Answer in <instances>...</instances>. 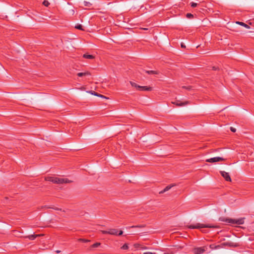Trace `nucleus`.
Returning a JSON list of instances; mask_svg holds the SVG:
<instances>
[{"label": "nucleus", "mask_w": 254, "mask_h": 254, "mask_svg": "<svg viewBox=\"0 0 254 254\" xmlns=\"http://www.w3.org/2000/svg\"><path fill=\"white\" fill-rule=\"evenodd\" d=\"M45 180L46 181L51 182L54 184H63L66 183H70L72 182V181L69 180L66 178H61L56 177L48 176L45 177Z\"/></svg>", "instance_id": "nucleus-1"}, {"label": "nucleus", "mask_w": 254, "mask_h": 254, "mask_svg": "<svg viewBox=\"0 0 254 254\" xmlns=\"http://www.w3.org/2000/svg\"><path fill=\"white\" fill-rule=\"evenodd\" d=\"M220 220L222 221L228 223H231L234 224H243L244 223V218H240L239 219H233L230 218H220Z\"/></svg>", "instance_id": "nucleus-2"}, {"label": "nucleus", "mask_w": 254, "mask_h": 254, "mask_svg": "<svg viewBox=\"0 0 254 254\" xmlns=\"http://www.w3.org/2000/svg\"><path fill=\"white\" fill-rule=\"evenodd\" d=\"M188 228L190 229H200L203 228H216L217 226L211 225L210 224H203L200 223H196V224H191L188 226Z\"/></svg>", "instance_id": "nucleus-3"}, {"label": "nucleus", "mask_w": 254, "mask_h": 254, "mask_svg": "<svg viewBox=\"0 0 254 254\" xmlns=\"http://www.w3.org/2000/svg\"><path fill=\"white\" fill-rule=\"evenodd\" d=\"M101 232L103 234H110L116 236H121L123 234V231H119L117 229H110L108 231L101 230Z\"/></svg>", "instance_id": "nucleus-4"}, {"label": "nucleus", "mask_w": 254, "mask_h": 254, "mask_svg": "<svg viewBox=\"0 0 254 254\" xmlns=\"http://www.w3.org/2000/svg\"><path fill=\"white\" fill-rule=\"evenodd\" d=\"M226 159L220 157H215L209 159H207L206 160V162L209 163H215L217 162L225 161Z\"/></svg>", "instance_id": "nucleus-5"}, {"label": "nucleus", "mask_w": 254, "mask_h": 254, "mask_svg": "<svg viewBox=\"0 0 254 254\" xmlns=\"http://www.w3.org/2000/svg\"><path fill=\"white\" fill-rule=\"evenodd\" d=\"M220 173L221 176L225 179V181L227 182H231V178L228 173L223 171H221Z\"/></svg>", "instance_id": "nucleus-6"}, {"label": "nucleus", "mask_w": 254, "mask_h": 254, "mask_svg": "<svg viewBox=\"0 0 254 254\" xmlns=\"http://www.w3.org/2000/svg\"><path fill=\"white\" fill-rule=\"evenodd\" d=\"M172 103L176 105L177 106H183L189 104V102L187 101L183 102H181V101L177 100L175 102H172Z\"/></svg>", "instance_id": "nucleus-7"}, {"label": "nucleus", "mask_w": 254, "mask_h": 254, "mask_svg": "<svg viewBox=\"0 0 254 254\" xmlns=\"http://www.w3.org/2000/svg\"><path fill=\"white\" fill-rule=\"evenodd\" d=\"M205 250L203 248H195L193 249V252L194 254H201L204 253Z\"/></svg>", "instance_id": "nucleus-8"}, {"label": "nucleus", "mask_w": 254, "mask_h": 254, "mask_svg": "<svg viewBox=\"0 0 254 254\" xmlns=\"http://www.w3.org/2000/svg\"><path fill=\"white\" fill-rule=\"evenodd\" d=\"M82 58L89 60H93L95 59V57L94 56L89 54L88 53L84 54L83 55Z\"/></svg>", "instance_id": "nucleus-9"}, {"label": "nucleus", "mask_w": 254, "mask_h": 254, "mask_svg": "<svg viewBox=\"0 0 254 254\" xmlns=\"http://www.w3.org/2000/svg\"><path fill=\"white\" fill-rule=\"evenodd\" d=\"M175 186H176L175 184H171V185L167 186L166 187H165V188L163 190H162L159 192V194H162V193L165 192L166 191L170 190L173 187H174Z\"/></svg>", "instance_id": "nucleus-10"}, {"label": "nucleus", "mask_w": 254, "mask_h": 254, "mask_svg": "<svg viewBox=\"0 0 254 254\" xmlns=\"http://www.w3.org/2000/svg\"><path fill=\"white\" fill-rule=\"evenodd\" d=\"M221 246H222V248L224 246H228V247H236L237 246V245L234 244V243H232V242L223 243L221 244Z\"/></svg>", "instance_id": "nucleus-11"}, {"label": "nucleus", "mask_w": 254, "mask_h": 254, "mask_svg": "<svg viewBox=\"0 0 254 254\" xmlns=\"http://www.w3.org/2000/svg\"><path fill=\"white\" fill-rule=\"evenodd\" d=\"M138 90L139 91H151L152 87L148 86H138Z\"/></svg>", "instance_id": "nucleus-12"}, {"label": "nucleus", "mask_w": 254, "mask_h": 254, "mask_svg": "<svg viewBox=\"0 0 254 254\" xmlns=\"http://www.w3.org/2000/svg\"><path fill=\"white\" fill-rule=\"evenodd\" d=\"M42 235V234H32L27 236L26 238H29V239L30 240H33L37 237H40Z\"/></svg>", "instance_id": "nucleus-13"}, {"label": "nucleus", "mask_w": 254, "mask_h": 254, "mask_svg": "<svg viewBox=\"0 0 254 254\" xmlns=\"http://www.w3.org/2000/svg\"><path fill=\"white\" fill-rule=\"evenodd\" d=\"M91 74L89 71H85L83 72H79L77 74V76L82 77L83 76L90 75Z\"/></svg>", "instance_id": "nucleus-14"}, {"label": "nucleus", "mask_w": 254, "mask_h": 254, "mask_svg": "<svg viewBox=\"0 0 254 254\" xmlns=\"http://www.w3.org/2000/svg\"><path fill=\"white\" fill-rule=\"evenodd\" d=\"M209 247L211 249H217L222 248V246L221 245H215V244H211L209 246Z\"/></svg>", "instance_id": "nucleus-15"}, {"label": "nucleus", "mask_w": 254, "mask_h": 254, "mask_svg": "<svg viewBox=\"0 0 254 254\" xmlns=\"http://www.w3.org/2000/svg\"><path fill=\"white\" fill-rule=\"evenodd\" d=\"M236 23L238 25H241V26H243L247 28H250V27L247 24L243 22H240V21H237L236 22Z\"/></svg>", "instance_id": "nucleus-16"}, {"label": "nucleus", "mask_w": 254, "mask_h": 254, "mask_svg": "<svg viewBox=\"0 0 254 254\" xmlns=\"http://www.w3.org/2000/svg\"><path fill=\"white\" fill-rule=\"evenodd\" d=\"M145 72L149 74H158V71H156V70H146Z\"/></svg>", "instance_id": "nucleus-17"}, {"label": "nucleus", "mask_w": 254, "mask_h": 254, "mask_svg": "<svg viewBox=\"0 0 254 254\" xmlns=\"http://www.w3.org/2000/svg\"><path fill=\"white\" fill-rule=\"evenodd\" d=\"M130 83L132 87H135L138 90V86H140V85H137L136 83L132 81H130Z\"/></svg>", "instance_id": "nucleus-18"}, {"label": "nucleus", "mask_w": 254, "mask_h": 254, "mask_svg": "<svg viewBox=\"0 0 254 254\" xmlns=\"http://www.w3.org/2000/svg\"><path fill=\"white\" fill-rule=\"evenodd\" d=\"M101 245V243H94V244H93L91 246V248H97L98 247H99L100 245Z\"/></svg>", "instance_id": "nucleus-19"}, {"label": "nucleus", "mask_w": 254, "mask_h": 254, "mask_svg": "<svg viewBox=\"0 0 254 254\" xmlns=\"http://www.w3.org/2000/svg\"><path fill=\"white\" fill-rule=\"evenodd\" d=\"M83 4L86 7H90L92 5V4L90 2L86 1H84Z\"/></svg>", "instance_id": "nucleus-20"}, {"label": "nucleus", "mask_w": 254, "mask_h": 254, "mask_svg": "<svg viewBox=\"0 0 254 254\" xmlns=\"http://www.w3.org/2000/svg\"><path fill=\"white\" fill-rule=\"evenodd\" d=\"M78 241L80 242L86 243L89 242L90 241L86 239L80 238L78 240Z\"/></svg>", "instance_id": "nucleus-21"}, {"label": "nucleus", "mask_w": 254, "mask_h": 254, "mask_svg": "<svg viewBox=\"0 0 254 254\" xmlns=\"http://www.w3.org/2000/svg\"><path fill=\"white\" fill-rule=\"evenodd\" d=\"M75 28L77 29H79V30H83V29L82 28V26L81 24L77 25L76 26H75Z\"/></svg>", "instance_id": "nucleus-22"}, {"label": "nucleus", "mask_w": 254, "mask_h": 254, "mask_svg": "<svg viewBox=\"0 0 254 254\" xmlns=\"http://www.w3.org/2000/svg\"><path fill=\"white\" fill-rule=\"evenodd\" d=\"M121 249L122 250H127L128 249V246L127 244H125L122 247Z\"/></svg>", "instance_id": "nucleus-23"}, {"label": "nucleus", "mask_w": 254, "mask_h": 254, "mask_svg": "<svg viewBox=\"0 0 254 254\" xmlns=\"http://www.w3.org/2000/svg\"><path fill=\"white\" fill-rule=\"evenodd\" d=\"M44 207L45 208H53V209H54L55 210H62V209H60V208H57V207H50V206H47L46 205L44 206Z\"/></svg>", "instance_id": "nucleus-24"}, {"label": "nucleus", "mask_w": 254, "mask_h": 254, "mask_svg": "<svg viewBox=\"0 0 254 254\" xmlns=\"http://www.w3.org/2000/svg\"><path fill=\"white\" fill-rule=\"evenodd\" d=\"M43 4L46 6H48L50 4V3L49 2V1L48 0H45L43 2Z\"/></svg>", "instance_id": "nucleus-25"}, {"label": "nucleus", "mask_w": 254, "mask_h": 254, "mask_svg": "<svg viewBox=\"0 0 254 254\" xmlns=\"http://www.w3.org/2000/svg\"><path fill=\"white\" fill-rule=\"evenodd\" d=\"M186 17L188 18H191L193 17V15L192 14L189 13L187 14Z\"/></svg>", "instance_id": "nucleus-26"}, {"label": "nucleus", "mask_w": 254, "mask_h": 254, "mask_svg": "<svg viewBox=\"0 0 254 254\" xmlns=\"http://www.w3.org/2000/svg\"><path fill=\"white\" fill-rule=\"evenodd\" d=\"M190 5L192 7H195L197 5V3L194 2H191L190 3Z\"/></svg>", "instance_id": "nucleus-27"}, {"label": "nucleus", "mask_w": 254, "mask_h": 254, "mask_svg": "<svg viewBox=\"0 0 254 254\" xmlns=\"http://www.w3.org/2000/svg\"><path fill=\"white\" fill-rule=\"evenodd\" d=\"M183 88H184V89H186L187 90H190L191 89V86H183L182 87Z\"/></svg>", "instance_id": "nucleus-28"}, {"label": "nucleus", "mask_w": 254, "mask_h": 254, "mask_svg": "<svg viewBox=\"0 0 254 254\" xmlns=\"http://www.w3.org/2000/svg\"><path fill=\"white\" fill-rule=\"evenodd\" d=\"M230 130L231 131L233 132H235L236 131V128H235L234 127H230Z\"/></svg>", "instance_id": "nucleus-29"}, {"label": "nucleus", "mask_w": 254, "mask_h": 254, "mask_svg": "<svg viewBox=\"0 0 254 254\" xmlns=\"http://www.w3.org/2000/svg\"><path fill=\"white\" fill-rule=\"evenodd\" d=\"M131 227L132 228H141V227H143V226H133Z\"/></svg>", "instance_id": "nucleus-30"}, {"label": "nucleus", "mask_w": 254, "mask_h": 254, "mask_svg": "<svg viewBox=\"0 0 254 254\" xmlns=\"http://www.w3.org/2000/svg\"><path fill=\"white\" fill-rule=\"evenodd\" d=\"M89 93H91L92 94L94 95H96V92H95V91H89Z\"/></svg>", "instance_id": "nucleus-31"}, {"label": "nucleus", "mask_w": 254, "mask_h": 254, "mask_svg": "<svg viewBox=\"0 0 254 254\" xmlns=\"http://www.w3.org/2000/svg\"><path fill=\"white\" fill-rule=\"evenodd\" d=\"M218 68V67H216V66H213L212 67V69H213V70H217Z\"/></svg>", "instance_id": "nucleus-32"}, {"label": "nucleus", "mask_w": 254, "mask_h": 254, "mask_svg": "<svg viewBox=\"0 0 254 254\" xmlns=\"http://www.w3.org/2000/svg\"><path fill=\"white\" fill-rule=\"evenodd\" d=\"M181 45L182 48H186V46L185 45V44L184 43H182Z\"/></svg>", "instance_id": "nucleus-33"}, {"label": "nucleus", "mask_w": 254, "mask_h": 254, "mask_svg": "<svg viewBox=\"0 0 254 254\" xmlns=\"http://www.w3.org/2000/svg\"><path fill=\"white\" fill-rule=\"evenodd\" d=\"M143 254H153L150 252H146V253H144Z\"/></svg>", "instance_id": "nucleus-34"}, {"label": "nucleus", "mask_w": 254, "mask_h": 254, "mask_svg": "<svg viewBox=\"0 0 254 254\" xmlns=\"http://www.w3.org/2000/svg\"><path fill=\"white\" fill-rule=\"evenodd\" d=\"M100 97H102V98H106V97H105V96H104V95H101V94H100Z\"/></svg>", "instance_id": "nucleus-35"}, {"label": "nucleus", "mask_w": 254, "mask_h": 254, "mask_svg": "<svg viewBox=\"0 0 254 254\" xmlns=\"http://www.w3.org/2000/svg\"><path fill=\"white\" fill-rule=\"evenodd\" d=\"M100 94L98 93L97 92H96V95L95 96H98V97H100Z\"/></svg>", "instance_id": "nucleus-36"}, {"label": "nucleus", "mask_w": 254, "mask_h": 254, "mask_svg": "<svg viewBox=\"0 0 254 254\" xmlns=\"http://www.w3.org/2000/svg\"><path fill=\"white\" fill-rule=\"evenodd\" d=\"M56 252H57V253H60V251H56Z\"/></svg>", "instance_id": "nucleus-37"}]
</instances>
